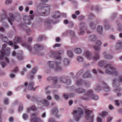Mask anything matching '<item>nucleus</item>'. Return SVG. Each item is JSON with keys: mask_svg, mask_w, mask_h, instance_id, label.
Here are the masks:
<instances>
[{"mask_svg": "<svg viewBox=\"0 0 122 122\" xmlns=\"http://www.w3.org/2000/svg\"><path fill=\"white\" fill-rule=\"evenodd\" d=\"M63 96L64 98L66 99H67L68 98V96L67 94H64L63 95Z\"/></svg>", "mask_w": 122, "mask_h": 122, "instance_id": "59", "label": "nucleus"}, {"mask_svg": "<svg viewBox=\"0 0 122 122\" xmlns=\"http://www.w3.org/2000/svg\"><path fill=\"white\" fill-rule=\"evenodd\" d=\"M81 49L80 48H76L74 50L75 52L77 54H80L81 52Z\"/></svg>", "mask_w": 122, "mask_h": 122, "instance_id": "21", "label": "nucleus"}, {"mask_svg": "<svg viewBox=\"0 0 122 122\" xmlns=\"http://www.w3.org/2000/svg\"><path fill=\"white\" fill-rule=\"evenodd\" d=\"M97 46H100L102 44L101 42L99 41H97Z\"/></svg>", "mask_w": 122, "mask_h": 122, "instance_id": "57", "label": "nucleus"}, {"mask_svg": "<svg viewBox=\"0 0 122 122\" xmlns=\"http://www.w3.org/2000/svg\"><path fill=\"white\" fill-rule=\"evenodd\" d=\"M112 119V118L110 117H108L107 118V122H110Z\"/></svg>", "mask_w": 122, "mask_h": 122, "instance_id": "50", "label": "nucleus"}, {"mask_svg": "<svg viewBox=\"0 0 122 122\" xmlns=\"http://www.w3.org/2000/svg\"><path fill=\"white\" fill-rule=\"evenodd\" d=\"M11 2V0H7L5 2V3L6 4L8 5L10 4Z\"/></svg>", "mask_w": 122, "mask_h": 122, "instance_id": "38", "label": "nucleus"}, {"mask_svg": "<svg viewBox=\"0 0 122 122\" xmlns=\"http://www.w3.org/2000/svg\"><path fill=\"white\" fill-rule=\"evenodd\" d=\"M22 46L26 47L28 50L29 51H31L32 50L30 46L28 45L26 43H23L22 44Z\"/></svg>", "mask_w": 122, "mask_h": 122, "instance_id": "18", "label": "nucleus"}, {"mask_svg": "<svg viewBox=\"0 0 122 122\" xmlns=\"http://www.w3.org/2000/svg\"><path fill=\"white\" fill-rule=\"evenodd\" d=\"M56 52L52 51H51L49 54V56L50 57H55V58L57 56H56Z\"/></svg>", "mask_w": 122, "mask_h": 122, "instance_id": "14", "label": "nucleus"}, {"mask_svg": "<svg viewBox=\"0 0 122 122\" xmlns=\"http://www.w3.org/2000/svg\"><path fill=\"white\" fill-rule=\"evenodd\" d=\"M41 121V119L37 116V114L32 115L31 116V122H40Z\"/></svg>", "mask_w": 122, "mask_h": 122, "instance_id": "8", "label": "nucleus"}, {"mask_svg": "<svg viewBox=\"0 0 122 122\" xmlns=\"http://www.w3.org/2000/svg\"><path fill=\"white\" fill-rule=\"evenodd\" d=\"M60 81H62L64 83L66 82V81H65V78L64 77H61L60 79Z\"/></svg>", "mask_w": 122, "mask_h": 122, "instance_id": "41", "label": "nucleus"}, {"mask_svg": "<svg viewBox=\"0 0 122 122\" xmlns=\"http://www.w3.org/2000/svg\"><path fill=\"white\" fill-rule=\"evenodd\" d=\"M10 78H14L15 77V75L13 74H11L10 76Z\"/></svg>", "mask_w": 122, "mask_h": 122, "instance_id": "60", "label": "nucleus"}, {"mask_svg": "<svg viewBox=\"0 0 122 122\" xmlns=\"http://www.w3.org/2000/svg\"><path fill=\"white\" fill-rule=\"evenodd\" d=\"M6 46V44H5L3 45L2 51H1V55L0 56V60L3 59V57L4 55L5 56H8L9 55V51H7V50H9V48H7V50H6L5 51V49Z\"/></svg>", "mask_w": 122, "mask_h": 122, "instance_id": "4", "label": "nucleus"}, {"mask_svg": "<svg viewBox=\"0 0 122 122\" xmlns=\"http://www.w3.org/2000/svg\"><path fill=\"white\" fill-rule=\"evenodd\" d=\"M85 24L84 23H82L80 24L79 26L80 28V34L82 35L84 33V26H85Z\"/></svg>", "mask_w": 122, "mask_h": 122, "instance_id": "10", "label": "nucleus"}, {"mask_svg": "<svg viewBox=\"0 0 122 122\" xmlns=\"http://www.w3.org/2000/svg\"><path fill=\"white\" fill-rule=\"evenodd\" d=\"M104 61H100L98 65L100 66H103L104 65Z\"/></svg>", "mask_w": 122, "mask_h": 122, "instance_id": "37", "label": "nucleus"}, {"mask_svg": "<svg viewBox=\"0 0 122 122\" xmlns=\"http://www.w3.org/2000/svg\"><path fill=\"white\" fill-rule=\"evenodd\" d=\"M8 19L9 22L11 25H12L13 23L12 22L14 20V18L13 15L12 14H9L8 17Z\"/></svg>", "mask_w": 122, "mask_h": 122, "instance_id": "11", "label": "nucleus"}, {"mask_svg": "<svg viewBox=\"0 0 122 122\" xmlns=\"http://www.w3.org/2000/svg\"><path fill=\"white\" fill-rule=\"evenodd\" d=\"M61 46V44H56L53 46L54 48L56 47H59Z\"/></svg>", "mask_w": 122, "mask_h": 122, "instance_id": "47", "label": "nucleus"}, {"mask_svg": "<svg viewBox=\"0 0 122 122\" xmlns=\"http://www.w3.org/2000/svg\"><path fill=\"white\" fill-rule=\"evenodd\" d=\"M84 56L87 59H90L91 57V54L89 51H86L84 53Z\"/></svg>", "mask_w": 122, "mask_h": 122, "instance_id": "16", "label": "nucleus"}, {"mask_svg": "<svg viewBox=\"0 0 122 122\" xmlns=\"http://www.w3.org/2000/svg\"><path fill=\"white\" fill-rule=\"evenodd\" d=\"M105 73L108 74H113L116 76L118 73L116 71L115 68H113L110 65H107L105 68Z\"/></svg>", "mask_w": 122, "mask_h": 122, "instance_id": "2", "label": "nucleus"}, {"mask_svg": "<svg viewBox=\"0 0 122 122\" xmlns=\"http://www.w3.org/2000/svg\"><path fill=\"white\" fill-rule=\"evenodd\" d=\"M94 48L96 51H98L100 50V48L99 47L95 46Z\"/></svg>", "mask_w": 122, "mask_h": 122, "instance_id": "40", "label": "nucleus"}, {"mask_svg": "<svg viewBox=\"0 0 122 122\" xmlns=\"http://www.w3.org/2000/svg\"><path fill=\"white\" fill-rule=\"evenodd\" d=\"M45 9L46 10L45 15H49L50 13V8L49 7H45Z\"/></svg>", "mask_w": 122, "mask_h": 122, "instance_id": "19", "label": "nucleus"}, {"mask_svg": "<svg viewBox=\"0 0 122 122\" xmlns=\"http://www.w3.org/2000/svg\"><path fill=\"white\" fill-rule=\"evenodd\" d=\"M91 77V75L90 73H86L83 76V77L85 78L86 77Z\"/></svg>", "mask_w": 122, "mask_h": 122, "instance_id": "30", "label": "nucleus"}, {"mask_svg": "<svg viewBox=\"0 0 122 122\" xmlns=\"http://www.w3.org/2000/svg\"><path fill=\"white\" fill-rule=\"evenodd\" d=\"M108 114V112L106 111H103L100 114V115L102 117H103L104 116L107 115Z\"/></svg>", "mask_w": 122, "mask_h": 122, "instance_id": "29", "label": "nucleus"}, {"mask_svg": "<svg viewBox=\"0 0 122 122\" xmlns=\"http://www.w3.org/2000/svg\"><path fill=\"white\" fill-rule=\"evenodd\" d=\"M86 120H89L90 122H93L94 117L92 116H90V114L92 112L91 110L86 109Z\"/></svg>", "mask_w": 122, "mask_h": 122, "instance_id": "5", "label": "nucleus"}, {"mask_svg": "<svg viewBox=\"0 0 122 122\" xmlns=\"http://www.w3.org/2000/svg\"><path fill=\"white\" fill-rule=\"evenodd\" d=\"M23 105L21 104H20L19 108V111H21L23 109Z\"/></svg>", "mask_w": 122, "mask_h": 122, "instance_id": "44", "label": "nucleus"}, {"mask_svg": "<svg viewBox=\"0 0 122 122\" xmlns=\"http://www.w3.org/2000/svg\"><path fill=\"white\" fill-rule=\"evenodd\" d=\"M9 102V100L8 98H6L4 99L3 101L5 105L8 104Z\"/></svg>", "mask_w": 122, "mask_h": 122, "instance_id": "26", "label": "nucleus"}, {"mask_svg": "<svg viewBox=\"0 0 122 122\" xmlns=\"http://www.w3.org/2000/svg\"><path fill=\"white\" fill-rule=\"evenodd\" d=\"M76 83L77 85H79L81 84V81L80 80H79L77 81Z\"/></svg>", "mask_w": 122, "mask_h": 122, "instance_id": "58", "label": "nucleus"}, {"mask_svg": "<svg viewBox=\"0 0 122 122\" xmlns=\"http://www.w3.org/2000/svg\"><path fill=\"white\" fill-rule=\"evenodd\" d=\"M64 53V51L63 50H60L56 52V55H60Z\"/></svg>", "mask_w": 122, "mask_h": 122, "instance_id": "34", "label": "nucleus"}, {"mask_svg": "<svg viewBox=\"0 0 122 122\" xmlns=\"http://www.w3.org/2000/svg\"><path fill=\"white\" fill-rule=\"evenodd\" d=\"M53 18L54 19V21L52 20H50V21L48 20H46L45 21L46 23H56V19L57 18L59 17L60 16V15L59 13L57 11L53 14L52 15Z\"/></svg>", "mask_w": 122, "mask_h": 122, "instance_id": "6", "label": "nucleus"}, {"mask_svg": "<svg viewBox=\"0 0 122 122\" xmlns=\"http://www.w3.org/2000/svg\"><path fill=\"white\" fill-rule=\"evenodd\" d=\"M42 48V46L40 45H36L34 47V50L35 51L34 52L37 53L36 51H38L41 50Z\"/></svg>", "mask_w": 122, "mask_h": 122, "instance_id": "12", "label": "nucleus"}, {"mask_svg": "<svg viewBox=\"0 0 122 122\" xmlns=\"http://www.w3.org/2000/svg\"><path fill=\"white\" fill-rule=\"evenodd\" d=\"M105 58L107 59H111L112 58L111 56L109 55H106L105 56Z\"/></svg>", "mask_w": 122, "mask_h": 122, "instance_id": "36", "label": "nucleus"}, {"mask_svg": "<svg viewBox=\"0 0 122 122\" xmlns=\"http://www.w3.org/2000/svg\"><path fill=\"white\" fill-rule=\"evenodd\" d=\"M97 30L98 32L99 33H101L102 32V28L101 26H98L97 28Z\"/></svg>", "mask_w": 122, "mask_h": 122, "instance_id": "23", "label": "nucleus"}, {"mask_svg": "<svg viewBox=\"0 0 122 122\" xmlns=\"http://www.w3.org/2000/svg\"><path fill=\"white\" fill-rule=\"evenodd\" d=\"M117 81L122 83V76H120L118 80H117Z\"/></svg>", "mask_w": 122, "mask_h": 122, "instance_id": "55", "label": "nucleus"}, {"mask_svg": "<svg viewBox=\"0 0 122 122\" xmlns=\"http://www.w3.org/2000/svg\"><path fill=\"white\" fill-rule=\"evenodd\" d=\"M109 108L110 110H112L114 109L112 105H110L109 106Z\"/></svg>", "mask_w": 122, "mask_h": 122, "instance_id": "49", "label": "nucleus"}, {"mask_svg": "<svg viewBox=\"0 0 122 122\" xmlns=\"http://www.w3.org/2000/svg\"><path fill=\"white\" fill-rule=\"evenodd\" d=\"M61 56H57L55 57L56 63L53 61H50L48 62L47 65L51 69H54L56 71H61V68L59 65L61 64Z\"/></svg>", "mask_w": 122, "mask_h": 122, "instance_id": "1", "label": "nucleus"}, {"mask_svg": "<svg viewBox=\"0 0 122 122\" xmlns=\"http://www.w3.org/2000/svg\"><path fill=\"white\" fill-rule=\"evenodd\" d=\"M0 64L1 66H2V67H5L6 66L5 63L3 61L1 62Z\"/></svg>", "mask_w": 122, "mask_h": 122, "instance_id": "42", "label": "nucleus"}, {"mask_svg": "<svg viewBox=\"0 0 122 122\" xmlns=\"http://www.w3.org/2000/svg\"><path fill=\"white\" fill-rule=\"evenodd\" d=\"M54 98L56 100H58L60 99V97L58 95H55Z\"/></svg>", "mask_w": 122, "mask_h": 122, "instance_id": "43", "label": "nucleus"}, {"mask_svg": "<svg viewBox=\"0 0 122 122\" xmlns=\"http://www.w3.org/2000/svg\"><path fill=\"white\" fill-rule=\"evenodd\" d=\"M33 83H30L29 84V87L28 88V89L29 90H35V89L37 87H36L35 88H34L33 87Z\"/></svg>", "mask_w": 122, "mask_h": 122, "instance_id": "20", "label": "nucleus"}, {"mask_svg": "<svg viewBox=\"0 0 122 122\" xmlns=\"http://www.w3.org/2000/svg\"><path fill=\"white\" fill-rule=\"evenodd\" d=\"M110 38L113 40H115V36L113 35H111L110 36Z\"/></svg>", "mask_w": 122, "mask_h": 122, "instance_id": "51", "label": "nucleus"}, {"mask_svg": "<svg viewBox=\"0 0 122 122\" xmlns=\"http://www.w3.org/2000/svg\"><path fill=\"white\" fill-rule=\"evenodd\" d=\"M59 83V82H57L56 80L55 81H54V84H55L56 86H54L56 87L57 88H59L60 87V86H58V85H57V84H58Z\"/></svg>", "mask_w": 122, "mask_h": 122, "instance_id": "31", "label": "nucleus"}, {"mask_svg": "<svg viewBox=\"0 0 122 122\" xmlns=\"http://www.w3.org/2000/svg\"><path fill=\"white\" fill-rule=\"evenodd\" d=\"M14 71L15 72H17L19 71L18 68L17 67H15L14 69Z\"/></svg>", "mask_w": 122, "mask_h": 122, "instance_id": "64", "label": "nucleus"}, {"mask_svg": "<svg viewBox=\"0 0 122 122\" xmlns=\"http://www.w3.org/2000/svg\"><path fill=\"white\" fill-rule=\"evenodd\" d=\"M99 58V56L98 55L97 56H96V57H94L93 58V59L94 60H96L98 59Z\"/></svg>", "mask_w": 122, "mask_h": 122, "instance_id": "53", "label": "nucleus"}, {"mask_svg": "<svg viewBox=\"0 0 122 122\" xmlns=\"http://www.w3.org/2000/svg\"><path fill=\"white\" fill-rule=\"evenodd\" d=\"M121 45H122V40L118 41L116 44V49L117 50L120 49L121 48Z\"/></svg>", "mask_w": 122, "mask_h": 122, "instance_id": "13", "label": "nucleus"}, {"mask_svg": "<svg viewBox=\"0 0 122 122\" xmlns=\"http://www.w3.org/2000/svg\"><path fill=\"white\" fill-rule=\"evenodd\" d=\"M22 117L24 120H26L27 119L28 117V116L27 115L24 114H23Z\"/></svg>", "mask_w": 122, "mask_h": 122, "instance_id": "33", "label": "nucleus"}, {"mask_svg": "<svg viewBox=\"0 0 122 122\" xmlns=\"http://www.w3.org/2000/svg\"><path fill=\"white\" fill-rule=\"evenodd\" d=\"M96 38V37L93 35H92L89 37V39L90 40L93 41H95Z\"/></svg>", "mask_w": 122, "mask_h": 122, "instance_id": "32", "label": "nucleus"}, {"mask_svg": "<svg viewBox=\"0 0 122 122\" xmlns=\"http://www.w3.org/2000/svg\"><path fill=\"white\" fill-rule=\"evenodd\" d=\"M73 113L75 114L74 119L76 121H78L82 115L83 112L81 108H79L78 110H75Z\"/></svg>", "mask_w": 122, "mask_h": 122, "instance_id": "3", "label": "nucleus"}, {"mask_svg": "<svg viewBox=\"0 0 122 122\" xmlns=\"http://www.w3.org/2000/svg\"><path fill=\"white\" fill-rule=\"evenodd\" d=\"M67 55L69 57H72L73 56V53L72 51L70 50L68 51L67 52Z\"/></svg>", "mask_w": 122, "mask_h": 122, "instance_id": "27", "label": "nucleus"}, {"mask_svg": "<svg viewBox=\"0 0 122 122\" xmlns=\"http://www.w3.org/2000/svg\"><path fill=\"white\" fill-rule=\"evenodd\" d=\"M12 94V92H8L7 93V95L8 96H11Z\"/></svg>", "mask_w": 122, "mask_h": 122, "instance_id": "56", "label": "nucleus"}, {"mask_svg": "<svg viewBox=\"0 0 122 122\" xmlns=\"http://www.w3.org/2000/svg\"><path fill=\"white\" fill-rule=\"evenodd\" d=\"M82 58L80 56H78L77 58V60L79 62H81L83 61Z\"/></svg>", "mask_w": 122, "mask_h": 122, "instance_id": "35", "label": "nucleus"}, {"mask_svg": "<svg viewBox=\"0 0 122 122\" xmlns=\"http://www.w3.org/2000/svg\"><path fill=\"white\" fill-rule=\"evenodd\" d=\"M31 110H36V108L35 107V106L34 105L32 106L30 108Z\"/></svg>", "mask_w": 122, "mask_h": 122, "instance_id": "45", "label": "nucleus"}, {"mask_svg": "<svg viewBox=\"0 0 122 122\" xmlns=\"http://www.w3.org/2000/svg\"><path fill=\"white\" fill-rule=\"evenodd\" d=\"M69 26L70 27H71L73 26L74 24L73 22L71 21H70L69 22Z\"/></svg>", "mask_w": 122, "mask_h": 122, "instance_id": "46", "label": "nucleus"}, {"mask_svg": "<svg viewBox=\"0 0 122 122\" xmlns=\"http://www.w3.org/2000/svg\"><path fill=\"white\" fill-rule=\"evenodd\" d=\"M41 103L47 106H48L49 105V103L48 101L46 100H43L42 101Z\"/></svg>", "mask_w": 122, "mask_h": 122, "instance_id": "22", "label": "nucleus"}, {"mask_svg": "<svg viewBox=\"0 0 122 122\" xmlns=\"http://www.w3.org/2000/svg\"><path fill=\"white\" fill-rule=\"evenodd\" d=\"M49 122H55L53 119L52 118H50L49 120Z\"/></svg>", "mask_w": 122, "mask_h": 122, "instance_id": "62", "label": "nucleus"}, {"mask_svg": "<svg viewBox=\"0 0 122 122\" xmlns=\"http://www.w3.org/2000/svg\"><path fill=\"white\" fill-rule=\"evenodd\" d=\"M97 120L98 122H102V120L99 117H97Z\"/></svg>", "mask_w": 122, "mask_h": 122, "instance_id": "39", "label": "nucleus"}, {"mask_svg": "<svg viewBox=\"0 0 122 122\" xmlns=\"http://www.w3.org/2000/svg\"><path fill=\"white\" fill-rule=\"evenodd\" d=\"M25 23L27 24H29L30 23V21L28 20H25L24 21Z\"/></svg>", "mask_w": 122, "mask_h": 122, "instance_id": "63", "label": "nucleus"}, {"mask_svg": "<svg viewBox=\"0 0 122 122\" xmlns=\"http://www.w3.org/2000/svg\"><path fill=\"white\" fill-rule=\"evenodd\" d=\"M70 61L66 58H65L64 59L63 64V66H68L69 64Z\"/></svg>", "mask_w": 122, "mask_h": 122, "instance_id": "17", "label": "nucleus"}, {"mask_svg": "<svg viewBox=\"0 0 122 122\" xmlns=\"http://www.w3.org/2000/svg\"><path fill=\"white\" fill-rule=\"evenodd\" d=\"M14 118L12 117H10L9 119V121L10 122H12L14 120Z\"/></svg>", "mask_w": 122, "mask_h": 122, "instance_id": "52", "label": "nucleus"}, {"mask_svg": "<svg viewBox=\"0 0 122 122\" xmlns=\"http://www.w3.org/2000/svg\"><path fill=\"white\" fill-rule=\"evenodd\" d=\"M93 92L92 90H90L87 92V95L89 97L93 99L97 100L98 99V96L95 95H92Z\"/></svg>", "mask_w": 122, "mask_h": 122, "instance_id": "7", "label": "nucleus"}, {"mask_svg": "<svg viewBox=\"0 0 122 122\" xmlns=\"http://www.w3.org/2000/svg\"><path fill=\"white\" fill-rule=\"evenodd\" d=\"M58 112V111L57 109L56 108H54L52 110V113L53 114H56Z\"/></svg>", "mask_w": 122, "mask_h": 122, "instance_id": "28", "label": "nucleus"}, {"mask_svg": "<svg viewBox=\"0 0 122 122\" xmlns=\"http://www.w3.org/2000/svg\"><path fill=\"white\" fill-rule=\"evenodd\" d=\"M15 42L13 44L12 42L11 41H10L9 44V45L10 46H12L13 45L16 44L17 43H19L21 42V38L19 37H17L15 38Z\"/></svg>", "mask_w": 122, "mask_h": 122, "instance_id": "9", "label": "nucleus"}, {"mask_svg": "<svg viewBox=\"0 0 122 122\" xmlns=\"http://www.w3.org/2000/svg\"><path fill=\"white\" fill-rule=\"evenodd\" d=\"M117 29L118 30L122 31V24L119 23L117 24Z\"/></svg>", "mask_w": 122, "mask_h": 122, "instance_id": "24", "label": "nucleus"}, {"mask_svg": "<svg viewBox=\"0 0 122 122\" xmlns=\"http://www.w3.org/2000/svg\"><path fill=\"white\" fill-rule=\"evenodd\" d=\"M103 88H106L107 89H109V87L105 83H104L103 84Z\"/></svg>", "mask_w": 122, "mask_h": 122, "instance_id": "48", "label": "nucleus"}, {"mask_svg": "<svg viewBox=\"0 0 122 122\" xmlns=\"http://www.w3.org/2000/svg\"><path fill=\"white\" fill-rule=\"evenodd\" d=\"M69 22L67 20H65L64 21V23L66 24H67L68 23H69Z\"/></svg>", "mask_w": 122, "mask_h": 122, "instance_id": "61", "label": "nucleus"}, {"mask_svg": "<svg viewBox=\"0 0 122 122\" xmlns=\"http://www.w3.org/2000/svg\"><path fill=\"white\" fill-rule=\"evenodd\" d=\"M37 71V68L36 67H35L33 68L31 72L30 73V75L32 76V75H34ZM33 76H30V78L31 79H33L34 78Z\"/></svg>", "mask_w": 122, "mask_h": 122, "instance_id": "15", "label": "nucleus"}, {"mask_svg": "<svg viewBox=\"0 0 122 122\" xmlns=\"http://www.w3.org/2000/svg\"><path fill=\"white\" fill-rule=\"evenodd\" d=\"M90 26L92 30L94 29L96 27V25L93 23H91L90 25Z\"/></svg>", "mask_w": 122, "mask_h": 122, "instance_id": "25", "label": "nucleus"}, {"mask_svg": "<svg viewBox=\"0 0 122 122\" xmlns=\"http://www.w3.org/2000/svg\"><path fill=\"white\" fill-rule=\"evenodd\" d=\"M115 105L117 106H119V102L118 100H116L115 101Z\"/></svg>", "mask_w": 122, "mask_h": 122, "instance_id": "54", "label": "nucleus"}]
</instances>
